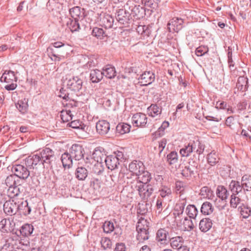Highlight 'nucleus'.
Here are the masks:
<instances>
[{"mask_svg":"<svg viewBox=\"0 0 251 251\" xmlns=\"http://www.w3.org/2000/svg\"><path fill=\"white\" fill-rule=\"evenodd\" d=\"M151 179V174L144 170L141 176H138L134 180L130 182L131 188L138 191L139 196L143 200H148L154 191L151 184H148Z\"/></svg>","mask_w":251,"mask_h":251,"instance_id":"nucleus-1","label":"nucleus"},{"mask_svg":"<svg viewBox=\"0 0 251 251\" xmlns=\"http://www.w3.org/2000/svg\"><path fill=\"white\" fill-rule=\"evenodd\" d=\"M54 151L50 148H46L39 153L29 156L25 160L27 167L34 168L37 165H42L43 167H48L51 165L54 159Z\"/></svg>","mask_w":251,"mask_h":251,"instance_id":"nucleus-2","label":"nucleus"},{"mask_svg":"<svg viewBox=\"0 0 251 251\" xmlns=\"http://www.w3.org/2000/svg\"><path fill=\"white\" fill-rule=\"evenodd\" d=\"M80 152L79 153V180H84L88 176L87 169L91 165L90 160L91 151L87 148H83L82 146H79Z\"/></svg>","mask_w":251,"mask_h":251,"instance_id":"nucleus-3","label":"nucleus"},{"mask_svg":"<svg viewBox=\"0 0 251 251\" xmlns=\"http://www.w3.org/2000/svg\"><path fill=\"white\" fill-rule=\"evenodd\" d=\"M12 172L15 174L17 176L21 179L25 180L29 176L32 182L31 185L37 186L39 184L38 180L34 176H30V172L27 168L22 165H15L12 168Z\"/></svg>","mask_w":251,"mask_h":251,"instance_id":"nucleus-4","label":"nucleus"},{"mask_svg":"<svg viewBox=\"0 0 251 251\" xmlns=\"http://www.w3.org/2000/svg\"><path fill=\"white\" fill-rule=\"evenodd\" d=\"M0 80L1 82L9 84L4 86V88L7 91L14 90L17 87V77L12 71H5L0 77Z\"/></svg>","mask_w":251,"mask_h":251,"instance_id":"nucleus-5","label":"nucleus"},{"mask_svg":"<svg viewBox=\"0 0 251 251\" xmlns=\"http://www.w3.org/2000/svg\"><path fill=\"white\" fill-rule=\"evenodd\" d=\"M115 18L120 27H128L132 21L130 13L126 9L117 10Z\"/></svg>","mask_w":251,"mask_h":251,"instance_id":"nucleus-6","label":"nucleus"},{"mask_svg":"<svg viewBox=\"0 0 251 251\" xmlns=\"http://www.w3.org/2000/svg\"><path fill=\"white\" fill-rule=\"evenodd\" d=\"M199 161L196 158H190L188 165L185 166L181 171V175L187 179H190L193 176L198 173V166Z\"/></svg>","mask_w":251,"mask_h":251,"instance_id":"nucleus-7","label":"nucleus"},{"mask_svg":"<svg viewBox=\"0 0 251 251\" xmlns=\"http://www.w3.org/2000/svg\"><path fill=\"white\" fill-rule=\"evenodd\" d=\"M17 199H12L6 201L3 204V211L7 215H15L18 211Z\"/></svg>","mask_w":251,"mask_h":251,"instance_id":"nucleus-8","label":"nucleus"},{"mask_svg":"<svg viewBox=\"0 0 251 251\" xmlns=\"http://www.w3.org/2000/svg\"><path fill=\"white\" fill-rule=\"evenodd\" d=\"M183 20L181 18L174 17L168 23L167 26L169 32H178L183 27Z\"/></svg>","mask_w":251,"mask_h":251,"instance_id":"nucleus-9","label":"nucleus"},{"mask_svg":"<svg viewBox=\"0 0 251 251\" xmlns=\"http://www.w3.org/2000/svg\"><path fill=\"white\" fill-rule=\"evenodd\" d=\"M148 118L143 113H137L132 117V123L133 126L136 127H145L147 123Z\"/></svg>","mask_w":251,"mask_h":251,"instance_id":"nucleus-10","label":"nucleus"},{"mask_svg":"<svg viewBox=\"0 0 251 251\" xmlns=\"http://www.w3.org/2000/svg\"><path fill=\"white\" fill-rule=\"evenodd\" d=\"M128 169L132 175L137 177L141 175V173L145 170V166L142 162L134 160L129 164Z\"/></svg>","mask_w":251,"mask_h":251,"instance_id":"nucleus-11","label":"nucleus"},{"mask_svg":"<svg viewBox=\"0 0 251 251\" xmlns=\"http://www.w3.org/2000/svg\"><path fill=\"white\" fill-rule=\"evenodd\" d=\"M142 85L147 86L151 84L155 80V74L152 71H145L139 78Z\"/></svg>","mask_w":251,"mask_h":251,"instance_id":"nucleus-12","label":"nucleus"},{"mask_svg":"<svg viewBox=\"0 0 251 251\" xmlns=\"http://www.w3.org/2000/svg\"><path fill=\"white\" fill-rule=\"evenodd\" d=\"M128 8L131 10L130 15L136 19H140L146 15L145 9L139 5H129Z\"/></svg>","mask_w":251,"mask_h":251,"instance_id":"nucleus-13","label":"nucleus"},{"mask_svg":"<svg viewBox=\"0 0 251 251\" xmlns=\"http://www.w3.org/2000/svg\"><path fill=\"white\" fill-rule=\"evenodd\" d=\"M87 13L88 11L87 10V8L79 6V18L82 17L80 20L81 27H80L79 25V29H81V28H82L84 30L86 31H88L91 29L90 23L85 20V18L87 15Z\"/></svg>","mask_w":251,"mask_h":251,"instance_id":"nucleus-14","label":"nucleus"},{"mask_svg":"<svg viewBox=\"0 0 251 251\" xmlns=\"http://www.w3.org/2000/svg\"><path fill=\"white\" fill-rule=\"evenodd\" d=\"M100 25L106 29L112 27L114 25V19L109 14H103L100 15Z\"/></svg>","mask_w":251,"mask_h":251,"instance_id":"nucleus-15","label":"nucleus"},{"mask_svg":"<svg viewBox=\"0 0 251 251\" xmlns=\"http://www.w3.org/2000/svg\"><path fill=\"white\" fill-rule=\"evenodd\" d=\"M18 211L21 215L26 216L29 215L31 211L30 206L28 205L27 201L23 199L18 201Z\"/></svg>","mask_w":251,"mask_h":251,"instance_id":"nucleus-16","label":"nucleus"},{"mask_svg":"<svg viewBox=\"0 0 251 251\" xmlns=\"http://www.w3.org/2000/svg\"><path fill=\"white\" fill-rule=\"evenodd\" d=\"M93 158L98 163H103L105 161L106 154L103 148L101 147L96 148L92 154Z\"/></svg>","mask_w":251,"mask_h":251,"instance_id":"nucleus-17","label":"nucleus"},{"mask_svg":"<svg viewBox=\"0 0 251 251\" xmlns=\"http://www.w3.org/2000/svg\"><path fill=\"white\" fill-rule=\"evenodd\" d=\"M97 131L101 135L106 134L110 129V124L105 120L99 121L96 126Z\"/></svg>","mask_w":251,"mask_h":251,"instance_id":"nucleus-18","label":"nucleus"},{"mask_svg":"<svg viewBox=\"0 0 251 251\" xmlns=\"http://www.w3.org/2000/svg\"><path fill=\"white\" fill-rule=\"evenodd\" d=\"M228 189L231 192V194H239L244 190L243 186L241 181L232 180L228 185Z\"/></svg>","mask_w":251,"mask_h":251,"instance_id":"nucleus-19","label":"nucleus"},{"mask_svg":"<svg viewBox=\"0 0 251 251\" xmlns=\"http://www.w3.org/2000/svg\"><path fill=\"white\" fill-rule=\"evenodd\" d=\"M169 232L164 228H160L156 234V240L160 244L167 245L168 243L167 236Z\"/></svg>","mask_w":251,"mask_h":251,"instance_id":"nucleus-20","label":"nucleus"},{"mask_svg":"<svg viewBox=\"0 0 251 251\" xmlns=\"http://www.w3.org/2000/svg\"><path fill=\"white\" fill-rule=\"evenodd\" d=\"M213 222L209 218H202L199 223V229L202 232H206L212 227Z\"/></svg>","mask_w":251,"mask_h":251,"instance_id":"nucleus-21","label":"nucleus"},{"mask_svg":"<svg viewBox=\"0 0 251 251\" xmlns=\"http://www.w3.org/2000/svg\"><path fill=\"white\" fill-rule=\"evenodd\" d=\"M105 164L108 169L113 170L118 168L119 162L113 155L107 156L105 159Z\"/></svg>","mask_w":251,"mask_h":251,"instance_id":"nucleus-22","label":"nucleus"},{"mask_svg":"<svg viewBox=\"0 0 251 251\" xmlns=\"http://www.w3.org/2000/svg\"><path fill=\"white\" fill-rule=\"evenodd\" d=\"M91 127L87 123H79V138L86 139L91 136Z\"/></svg>","mask_w":251,"mask_h":251,"instance_id":"nucleus-23","label":"nucleus"},{"mask_svg":"<svg viewBox=\"0 0 251 251\" xmlns=\"http://www.w3.org/2000/svg\"><path fill=\"white\" fill-rule=\"evenodd\" d=\"M216 194L217 197L222 201H226L229 193L226 188L223 185H218L217 187Z\"/></svg>","mask_w":251,"mask_h":251,"instance_id":"nucleus-24","label":"nucleus"},{"mask_svg":"<svg viewBox=\"0 0 251 251\" xmlns=\"http://www.w3.org/2000/svg\"><path fill=\"white\" fill-rule=\"evenodd\" d=\"M236 87L241 92H245L248 89V79L247 77L240 76L238 77Z\"/></svg>","mask_w":251,"mask_h":251,"instance_id":"nucleus-25","label":"nucleus"},{"mask_svg":"<svg viewBox=\"0 0 251 251\" xmlns=\"http://www.w3.org/2000/svg\"><path fill=\"white\" fill-rule=\"evenodd\" d=\"M241 183L244 188V192L251 191V176L245 175L242 176Z\"/></svg>","mask_w":251,"mask_h":251,"instance_id":"nucleus-26","label":"nucleus"},{"mask_svg":"<svg viewBox=\"0 0 251 251\" xmlns=\"http://www.w3.org/2000/svg\"><path fill=\"white\" fill-rule=\"evenodd\" d=\"M103 76L105 75L108 78H113L116 76V72L114 67L110 65H106L101 71Z\"/></svg>","mask_w":251,"mask_h":251,"instance_id":"nucleus-27","label":"nucleus"},{"mask_svg":"<svg viewBox=\"0 0 251 251\" xmlns=\"http://www.w3.org/2000/svg\"><path fill=\"white\" fill-rule=\"evenodd\" d=\"M90 78L92 82L97 83L103 78V74L100 70H93L91 71Z\"/></svg>","mask_w":251,"mask_h":251,"instance_id":"nucleus-28","label":"nucleus"},{"mask_svg":"<svg viewBox=\"0 0 251 251\" xmlns=\"http://www.w3.org/2000/svg\"><path fill=\"white\" fill-rule=\"evenodd\" d=\"M161 107L158 106L156 104H151L147 109L150 116L154 117L161 114Z\"/></svg>","mask_w":251,"mask_h":251,"instance_id":"nucleus-29","label":"nucleus"},{"mask_svg":"<svg viewBox=\"0 0 251 251\" xmlns=\"http://www.w3.org/2000/svg\"><path fill=\"white\" fill-rule=\"evenodd\" d=\"M171 247L174 249H178L180 246H183L184 240L181 236L173 237L170 239Z\"/></svg>","mask_w":251,"mask_h":251,"instance_id":"nucleus-30","label":"nucleus"},{"mask_svg":"<svg viewBox=\"0 0 251 251\" xmlns=\"http://www.w3.org/2000/svg\"><path fill=\"white\" fill-rule=\"evenodd\" d=\"M201 211V212L205 215H210L213 213L214 207L210 202L205 201L202 204Z\"/></svg>","mask_w":251,"mask_h":251,"instance_id":"nucleus-31","label":"nucleus"},{"mask_svg":"<svg viewBox=\"0 0 251 251\" xmlns=\"http://www.w3.org/2000/svg\"><path fill=\"white\" fill-rule=\"evenodd\" d=\"M22 187L20 184H17L14 186L10 187L8 189V193L9 196L13 199H15V197H17L21 193V189Z\"/></svg>","mask_w":251,"mask_h":251,"instance_id":"nucleus-32","label":"nucleus"},{"mask_svg":"<svg viewBox=\"0 0 251 251\" xmlns=\"http://www.w3.org/2000/svg\"><path fill=\"white\" fill-rule=\"evenodd\" d=\"M136 31L138 34L142 35L144 37L149 36L151 32V27L145 25H138L136 28Z\"/></svg>","mask_w":251,"mask_h":251,"instance_id":"nucleus-33","label":"nucleus"},{"mask_svg":"<svg viewBox=\"0 0 251 251\" xmlns=\"http://www.w3.org/2000/svg\"><path fill=\"white\" fill-rule=\"evenodd\" d=\"M67 85L68 88L72 90H76L78 88V77L73 76L68 79L67 78Z\"/></svg>","mask_w":251,"mask_h":251,"instance_id":"nucleus-34","label":"nucleus"},{"mask_svg":"<svg viewBox=\"0 0 251 251\" xmlns=\"http://www.w3.org/2000/svg\"><path fill=\"white\" fill-rule=\"evenodd\" d=\"M192 147H193V152H196L198 154H201L203 153L205 146L201 144L199 140H196L191 143Z\"/></svg>","mask_w":251,"mask_h":251,"instance_id":"nucleus-35","label":"nucleus"},{"mask_svg":"<svg viewBox=\"0 0 251 251\" xmlns=\"http://www.w3.org/2000/svg\"><path fill=\"white\" fill-rule=\"evenodd\" d=\"M33 226L30 224H25L21 227L20 232L23 236H28L30 235L33 231Z\"/></svg>","mask_w":251,"mask_h":251,"instance_id":"nucleus-36","label":"nucleus"},{"mask_svg":"<svg viewBox=\"0 0 251 251\" xmlns=\"http://www.w3.org/2000/svg\"><path fill=\"white\" fill-rule=\"evenodd\" d=\"M137 235L136 239L139 242H143L149 238V230H136Z\"/></svg>","mask_w":251,"mask_h":251,"instance_id":"nucleus-37","label":"nucleus"},{"mask_svg":"<svg viewBox=\"0 0 251 251\" xmlns=\"http://www.w3.org/2000/svg\"><path fill=\"white\" fill-rule=\"evenodd\" d=\"M70 154L67 153H63L61 156V161L64 167L70 168L73 164V160Z\"/></svg>","mask_w":251,"mask_h":251,"instance_id":"nucleus-38","label":"nucleus"},{"mask_svg":"<svg viewBox=\"0 0 251 251\" xmlns=\"http://www.w3.org/2000/svg\"><path fill=\"white\" fill-rule=\"evenodd\" d=\"M16 108L22 113L25 114L27 110L28 104L26 100H20L15 104Z\"/></svg>","mask_w":251,"mask_h":251,"instance_id":"nucleus-39","label":"nucleus"},{"mask_svg":"<svg viewBox=\"0 0 251 251\" xmlns=\"http://www.w3.org/2000/svg\"><path fill=\"white\" fill-rule=\"evenodd\" d=\"M242 200L238 196V194H234L230 195L229 204L231 208H236L240 204Z\"/></svg>","mask_w":251,"mask_h":251,"instance_id":"nucleus-40","label":"nucleus"},{"mask_svg":"<svg viewBox=\"0 0 251 251\" xmlns=\"http://www.w3.org/2000/svg\"><path fill=\"white\" fill-rule=\"evenodd\" d=\"M130 127V126L127 124L120 123L116 126V131L121 134H124L128 133Z\"/></svg>","mask_w":251,"mask_h":251,"instance_id":"nucleus-41","label":"nucleus"},{"mask_svg":"<svg viewBox=\"0 0 251 251\" xmlns=\"http://www.w3.org/2000/svg\"><path fill=\"white\" fill-rule=\"evenodd\" d=\"M92 35L99 39H102L107 35L103 29L101 28L95 27L92 31Z\"/></svg>","mask_w":251,"mask_h":251,"instance_id":"nucleus-42","label":"nucleus"},{"mask_svg":"<svg viewBox=\"0 0 251 251\" xmlns=\"http://www.w3.org/2000/svg\"><path fill=\"white\" fill-rule=\"evenodd\" d=\"M207 159L208 164L213 166L219 162V158L216 152L212 151L207 155Z\"/></svg>","mask_w":251,"mask_h":251,"instance_id":"nucleus-43","label":"nucleus"},{"mask_svg":"<svg viewBox=\"0 0 251 251\" xmlns=\"http://www.w3.org/2000/svg\"><path fill=\"white\" fill-rule=\"evenodd\" d=\"M186 212L190 218L195 219L198 213V211L194 205L189 204L186 207Z\"/></svg>","mask_w":251,"mask_h":251,"instance_id":"nucleus-44","label":"nucleus"},{"mask_svg":"<svg viewBox=\"0 0 251 251\" xmlns=\"http://www.w3.org/2000/svg\"><path fill=\"white\" fill-rule=\"evenodd\" d=\"M238 209L240 211V214L242 216L243 218L244 219L248 218L251 215V208L243 203L239 206Z\"/></svg>","mask_w":251,"mask_h":251,"instance_id":"nucleus-45","label":"nucleus"},{"mask_svg":"<svg viewBox=\"0 0 251 251\" xmlns=\"http://www.w3.org/2000/svg\"><path fill=\"white\" fill-rule=\"evenodd\" d=\"M17 177H18L15 175V174L14 175H11L8 176L5 180V183L6 186L9 188L10 187L18 184L19 180L18 179L16 180Z\"/></svg>","mask_w":251,"mask_h":251,"instance_id":"nucleus-46","label":"nucleus"},{"mask_svg":"<svg viewBox=\"0 0 251 251\" xmlns=\"http://www.w3.org/2000/svg\"><path fill=\"white\" fill-rule=\"evenodd\" d=\"M149 223L144 218H140L136 225V230H149Z\"/></svg>","mask_w":251,"mask_h":251,"instance_id":"nucleus-47","label":"nucleus"},{"mask_svg":"<svg viewBox=\"0 0 251 251\" xmlns=\"http://www.w3.org/2000/svg\"><path fill=\"white\" fill-rule=\"evenodd\" d=\"M186 203V200L182 199V200L179 201L176 204L175 210V211L177 212L176 213L177 216H179L180 215L182 214Z\"/></svg>","mask_w":251,"mask_h":251,"instance_id":"nucleus-48","label":"nucleus"},{"mask_svg":"<svg viewBox=\"0 0 251 251\" xmlns=\"http://www.w3.org/2000/svg\"><path fill=\"white\" fill-rule=\"evenodd\" d=\"M193 147H192L191 144L189 143L187 146H184L183 148H182L180 150V154L183 157H188L190 155V153L193 152Z\"/></svg>","mask_w":251,"mask_h":251,"instance_id":"nucleus-49","label":"nucleus"},{"mask_svg":"<svg viewBox=\"0 0 251 251\" xmlns=\"http://www.w3.org/2000/svg\"><path fill=\"white\" fill-rule=\"evenodd\" d=\"M103 231L106 233H110L114 229V226L111 221H105L102 226Z\"/></svg>","mask_w":251,"mask_h":251,"instance_id":"nucleus-50","label":"nucleus"},{"mask_svg":"<svg viewBox=\"0 0 251 251\" xmlns=\"http://www.w3.org/2000/svg\"><path fill=\"white\" fill-rule=\"evenodd\" d=\"M102 163L97 162L93 167V172L97 175H101L104 171Z\"/></svg>","mask_w":251,"mask_h":251,"instance_id":"nucleus-51","label":"nucleus"},{"mask_svg":"<svg viewBox=\"0 0 251 251\" xmlns=\"http://www.w3.org/2000/svg\"><path fill=\"white\" fill-rule=\"evenodd\" d=\"M167 161L169 164L172 165L177 161V154L176 151H172L167 155Z\"/></svg>","mask_w":251,"mask_h":251,"instance_id":"nucleus-52","label":"nucleus"},{"mask_svg":"<svg viewBox=\"0 0 251 251\" xmlns=\"http://www.w3.org/2000/svg\"><path fill=\"white\" fill-rule=\"evenodd\" d=\"M101 247L104 250L110 249L112 247V242L108 237H102L100 241Z\"/></svg>","mask_w":251,"mask_h":251,"instance_id":"nucleus-53","label":"nucleus"},{"mask_svg":"<svg viewBox=\"0 0 251 251\" xmlns=\"http://www.w3.org/2000/svg\"><path fill=\"white\" fill-rule=\"evenodd\" d=\"M209 51L208 48L205 46H201L198 47L195 51L197 56H201L208 53Z\"/></svg>","mask_w":251,"mask_h":251,"instance_id":"nucleus-54","label":"nucleus"},{"mask_svg":"<svg viewBox=\"0 0 251 251\" xmlns=\"http://www.w3.org/2000/svg\"><path fill=\"white\" fill-rule=\"evenodd\" d=\"M159 191V195L162 198H165L167 196H169L172 194L171 189L169 187L166 186H162Z\"/></svg>","mask_w":251,"mask_h":251,"instance_id":"nucleus-55","label":"nucleus"},{"mask_svg":"<svg viewBox=\"0 0 251 251\" xmlns=\"http://www.w3.org/2000/svg\"><path fill=\"white\" fill-rule=\"evenodd\" d=\"M60 117L63 122H67L72 119L71 111L70 110L62 111Z\"/></svg>","mask_w":251,"mask_h":251,"instance_id":"nucleus-56","label":"nucleus"},{"mask_svg":"<svg viewBox=\"0 0 251 251\" xmlns=\"http://www.w3.org/2000/svg\"><path fill=\"white\" fill-rule=\"evenodd\" d=\"M183 225L187 230H191L194 227V224L192 220H189L187 217H185L183 222Z\"/></svg>","mask_w":251,"mask_h":251,"instance_id":"nucleus-57","label":"nucleus"},{"mask_svg":"<svg viewBox=\"0 0 251 251\" xmlns=\"http://www.w3.org/2000/svg\"><path fill=\"white\" fill-rule=\"evenodd\" d=\"M212 193L211 189L207 186L203 187L201 189V194L202 195H205L206 197H211Z\"/></svg>","mask_w":251,"mask_h":251,"instance_id":"nucleus-58","label":"nucleus"},{"mask_svg":"<svg viewBox=\"0 0 251 251\" xmlns=\"http://www.w3.org/2000/svg\"><path fill=\"white\" fill-rule=\"evenodd\" d=\"M70 13L74 20H78V6H75L70 9Z\"/></svg>","mask_w":251,"mask_h":251,"instance_id":"nucleus-59","label":"nucleus"},{"mask_svg":"<svg viewBox=\"0 0 251 251\" xmlns=\"http://www.w3.org/2000/svg\"><path fill=\"white\" fill-rule=\"evenodd\" d=\"M141 2L145 6L154 9L156 7V3L154 0H141Z\"/></svg>","mask_w":251,"mask_h":251,"instance_id":"nucleus-60","label":"nucleus"},{"mask_svg":"<svg viewBox=\"0 0 251 251\" xmlns=\"http://www.w3.org/2000/svg\"><path fill=\"white\" fill-rule=\"evenodd\" d=\"M88 110L87 105L84 102L79 101V113L81 112L84 114H88Z\"/></svg>","mask_w":251,"mask_h":251,"instance_id":"nucleus-61","label":"nucleus"},{"mask_svg":"<svg viewBox=\"0 0 251 251\" xmlns=\"http://www.w3.org/2000/svg\"><path fill=\"white\" fill-rule=\"evenodd\" d=\"M235 120L233 116L228 117L225 122L226 125L231 129H233L232 126L234 124Z\"/></svg>","mask_w":251,"mask_h":251,"instance_id":"nucleus-62","label":"nucleus"},{"mask_svg":"<svg viewBox=\"0 0 251 251\" xmlns=\"http://www.w3.org/2000/svg\"><path fill=\"white\" fill-rule=\"evenodd\" d=\"M6 219H3L0 221V230L4 232L7 231V223L8 222Z\"/></svg>","mask_w":251,"mask_h":251,"instance_id":"nucleus-63","label":"nucleus"},{"mask_svg":"<svg viewBox=\"0 0 251 251\" xmlns=\"http://www.w3.org/2000/svg\"><path fill=\"white\" fill-rule=\"evenodd\" d=\"M115 251H126V245L123 243H118L116 245Z\"/></svg>","mask_w":251,"mask_h":251,"instance_id":"nucleus-64","label":"nucleus"}]
</instances>
